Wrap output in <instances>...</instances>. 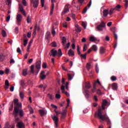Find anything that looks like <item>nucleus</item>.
Instances as JSON below:
<instances>
[{"label": "nucleus", "instance_id": "obj_1", "mask_svg": "<svg viewBox=\"0 0 128 128\" xmlns=\"http://www.w3.org/2000/svg\"><path fill=\"white\" fill-rule=\"evenodd\" d=\"M106 116V114L102 115V109L98 108V112H96L95 114V117L98 118L101 120L102 122L104 121L105 116Z\"/></svg>", "mask_w": 128, "mask_h": 128}, {"label": "nucleus", "instance_id": "obj_2", "mask_svg": "<svg viewBox=\"0 0 128 128\" xmlns=\"http://www.w3.org/2000/svg\"><path fill=\"white\" fill-rule=\"evenodd\" d=\"M55 112L56 113V116H58V114H61L62 116L61 118L64 119L66 116V110L64 109L62 110V112L60 113V111H56L55 110Z\"/></svg>", "mask_w": 128, "mask_h": 128}, {"label": "nucleus", "instance_id": "obj_3", "mask_svg": "<svg viewBox=\"0 0 128 128\" xmlns=\"http://www.w3.org/2000/svg\"><path fill=\"white\" fill-rule=\"evenodd\" d=\"M106 23L104 21L101 22V24L98 26L96 30L98 32H102L103 30V28L106 27Z\"/></svg>", "mask_w": 128, "mask_h": 128}, {"label": "nucleus", "instance_id": "obj_4", "mask_svg": "<svg viewBox=\"0 0 128 128\" xmlns=\"http://www.w3.org/2000/svg\"><path fill=\"white\" fill-rule=\"evenodd\" d=\"M14 108H22V104L18 102V100L17 98L14 99Z\"/></svg>", "mask_w": 128, "mask_h": 128}, {"label": "nucleus", "instance_id": "obj_5", "mask_svg": "<svg viewBox=\"0 0 128 128\" xmlns=\"http://www.w3.org/2000/svg\"><path fill=\"white\" fill-rule=\"evenodd\" d=\"M30 2L34 8H37L39 5V0H30Z\"/></svg>", "mask_w": 128, "mask_h": 128}, {"label": "nucleus", "instance_id": "obj_6", "mask_svg": "<svg viewBox=\"0 0 128 128\" xmlns=\"http://www.w3.org/2000/svg\"><path fill=\"white\" fill-rule=\"evenodd\" d=\"M52 119L54 122L56 126L58 128V116H52Z\"/></svg>", "mask_w": 128, "mask_h": 128}, {"label": "nucleus", "instance_id": "obj_7", "mask_svg": "<svg viewBox=\"0 0 128 128\" xmlns=\"http://www.w3.org/2000/svg\"><path fill=\"white\" fill-rule=\"evenodd\" d=\"M36 68H37L38 70V71L37 72V74H38L41 68V62L40 61L36 62Z\"/></svg>", "mask_w": 128, "mask_h": 128}, {"label": "nucleus", "instance_id": "obj_8", "mask_svg": "<svg viewBox=\"0 0 128 128\" xmlns=\"http://www.w3.org/2000/svg\"><path fill=\"white\" fill-rule=\"evenodd\" d=\"M51 2L52 3V8L50 10V15H52L53 14V12H54V2H56V0H51Z\"/></svg>", "mask_w": 128, "mask_h": 128}, {"label": "nucleus", "instance_id": "obj_9", "mask_svg": "<svg viewBox=\"0 0 128 128\" xmlns=\"http://www.w3.org/2000/svg\"><path fill=\"white\" fill-rule=\"evenodd\" d=\"M19 8L20 12L24 16H26V11L24 9L23 7L22 6H19Z\"/></svg>", "mask_w": 128, "mask_h": 128}, {"label": "nucleus", "instance_id": "obj_10", "mask_svg": "<svg viewBox=\"0 0 128 128\" xmlns=\"http://www.w3.org/2000/svg\"><path fill=\"white\" fill-rule=\"evenodd\" d=\"M50 52L52 54H50V56H52L53 57L56 56L58 54V51H56V50L55 49H52V50H51Z\"/></svg>", "mask_w": 128, "mask_h": 128}, {"label": "nucleus", "instance_id": "obj_11", "mask_svg": "<svg viewBox=\"0 0 128 128\" xmlns=\"http://www.w3.org/2000/svg\"><path fill=\"white\" fill-rule=\"evenodd\" d=\"M68 6H69V4H67L65 6L64 10L62 12V14H67L69 12V7Z\"/></svg>", "mask_w": 128, "mask_h": 128}, {"label": "nucleus", "instance_id": "obj_12", "mask_svg": "<svg viewBox=\"0 0 128 128\" xmlns=\"http://www.w3.org/2000/svg\"><path fill=\"white\" fill-rule=\"evenodd\" d=\"M61 90L62 94H64L68 97L70 96L68 93L64 90V86L62 85L61 86Z\"/></svg>", "mask_w": 128, "mask_h": 128}, {"label": "nucleus", "instance_id": "obj_13", "mask_svg": "<svg viewBox=\"0 0 128 128\" xmlns=\"http://www.w3.org/2000/svg\"><path fill=\"white\" fill-rule=\"evenodd\" d=\"M17 126L18 128H24V124L22 122H18Z\"/></svg>", "mask_w": 128, "mask_h": 128}, {"label": "nucleus", "instance_id": "obj_14", "mask_svg": "<svg viewBox=\"0 0 128 128\" xmlns=\"http://www.w3.org/2000/svg\"><path fill=\"white\" fill-rule=\"evenodd\" d=\"M22 16L20 14H18L16 17L17 22H21L22 20Z\"/></svg>", "mask_w": 128, "mask_h": 128}, {"label": "nucleus", "instance_id": "obj_15", "mask_svg": "<svg viewBox=\"0 0 128 128\" xmlns=\"http://www.w3.org/2000/svg\"><path fill=\"white\" fill-rule=\"evenodd\" d=\"M18 112H19V108H14V118H16L18 117Z\"/></svg>", "mask_w": 128, "mask_h": 128}, {"label": "nucleus", "instance_id": "obj_16", "mask_svg": "<svg viewBox=\"0 0 128 128\" xmlns=\"http://www.w3.org/2000/svg\"><path fill=\"white\" fill-rule=\"evenodd\" d=\"M44 71H42L40 73V78L42 80H44L46 78V75L44 74Z\"/></svg>", "mask_w": 128, "mask_h": 128}, {"label": "nucleus", "instance_id": "obj_17", "mask_svg": "<svg viewBox=\"0 0 128 128\" xmlns=\"http://www.w3.org/2000/svg\"><path fill=\"white\" fill-rule=\"evenodd\" d=\"M104 16L106 18L108 14V10L105 9L103 11Z\"/></svg>", "mask_w": 128, "mask_h": 128}, {"label": "nucleus", "instance_id": "obj_18", "mask_svg": "<svg viewBox=\"0 0 128 128\" xmlns=\"http://www.w3.org/2000/svg\"><path fill=\"white\" fill-rule=\"evenodd\" d=\"M112 90L114 91H116L118 90V84L116 83L112 84Z\"/></svg>", "mask_w": 128, "mask_h": 128}, {"label": "nucleus", "instance_id": "obj_19", "mask_svg": "<svg viewBox=\"0 0 128 128\" xmlns=\"http://www.w3.org/2000/svg\"><path fill=\"white\" fill-rule=\"evenodd\" d=\"M108 104V102L106 100H104L102 104V108L104 110L106 109L105 106Z\"/></svg>", "mask_w": 128, "mask_h": 128}, {"label": "nucleus", "instance_id": "obj_20", "mask_svg": "<svg viewBox=\"0 0 128 128\" xmlns=\"http://www.w3.org/2000/svg\"><path fill=\"white\" fill-rule=\"evenodd\" d=\"M84 93H85V96L86 98H89L90 96V92L88 90H84Z\"/></svg>", "mask_w": 128, "mask_h": 128}, {"label": "nucleus", "instance_id": "obj_21", "mask_svg": "<svg viewBox=\"0 0 128 128\" xmlns=\"http://www.w3.org/2000/svg\"><path fill=\"white\" fill-rule=\"evenodd\" d=\"M50 38V32H46V39L48 40Z\"/></svg>", "mask_w": 128, "mask_h": 128}, {"label": "nucleus", "instance_id": "obj_22", "mask_svg": "<svg viewBox=\"0 0 128 128\" xmlns=\"http://www.w3.org/2000/svg\"><path fill=\"white\" fill-rule=\"evenodd\" d=\"M20 98L21 100H24V94L22 92H20Z\"/></svg>", "mask_w": 128, "mask_h": 128}, {"label": "nucleus", "instance_id": "obj_23", "mask_svg": "<svg viewBox=\"0 0 128 128\" xmlns=\"http://www.w3.org/2000/svg\"><path fill=\"white\" fill-rule=\"evenodd\" d=\"M62 44L64 46H65V44L66 42V37H62Z\"/></svg>", "mask_w": 128, "mask_h": 128}, {"label": "nucleus", "instance_id": "obj_24", "mask_svg": "<svg viewBox=\"0 0 128 128\" xmlns=\"http://www.w3.org/2000/svg\"><path fill=\"white\" fill-rule=\"evenodd\" d=\"M85 86L87 88V90L90 88L92 87L91 84L90 83V82H86Z\"/></svg>", "mask_w": 128, "mask_h": 128}, {"label": "nucleus", "instance_id": "obj_25", "mask_svg": "<svg viewBox=\"0 0 128 128\" xmlns=\"http://www.w3.org/2000/svg\"><path fill=\"white\" fill-rule=\"evenodd\" d=\"M68 54L69 56H74V52L72 49H70L68 52Z\"/></svg>", "mask_w": 128, "mask_h": 128}, {"label": "nucleus", "instance_id": "obj_26", "mask_svg": "<svg viewBox=\"0 0 128 128\" xmlns=\"http://www.w3.org/2000/svg\"><path fill=\"white\" fill-rule=\"evenodd\" d=\"M90 40L92 42H94L97 40V39L96 37H94V36H90Z\"/></svg>", "mask_w": 128, "mask_h": 128}, {"label": "nucleus", "instance_id": "obj_27", "mask_svg": "<svg viewBox=\"0 0 128 128\" xmlns=\"http://www.w3.org/2000/svg\"><path fill=\"white\" fill-rule=\"evenodd\" d=\"M104 120L107 121V124H108L109 125L110 124V119L108 118V117L106 115L105 116V118H104Z\"/></svg>", "mask_w": 128, "mask_h": 128}, {"label": "nucleus", "instance_id": "obj_28", "mask_svg": "<svg viewBox=\"0 0 128 128\" xmlns=\"http://www.w3.org/2000/svg\"><path fill=\"white\" fill-rule=\"evenodd\" d=\"M48 98H49V99L51 100H53L54 98V96L53 94H48Z\"/></svg>", "mask_w": 128, "mask_h": 128}, {"label": "nucleus", "instance_id": "obj_29", "mask_svg": "<svg viewBox=\"0 0 128 128\" xmlns=\"http://www.w3.org/2000/svg\"><path fill=\"white\" fill-rule=\"evenodd\" d=\"M18 112L19 114L20 117H22L24 116V111L22 110H20V108H18Z\"/></svg>", "mask_w": 128, "mask_h": 128}, {"label": "nucleus", "instance_id": "obj_30", "mask_svg": "<svg viewBox=\"0 0 128 128\" xmlns=\"http://www.w3.org/2000/svg\"><path fill=\"white\" fill-rule=\"evenodd\" d=\"M32 42H33V40H32L30 42H29V44H28V46L27 52H29V50L30 49V46H32Z\"/></svg>", "mask_w": 128, "mask_h": 128}, {"label": "nucleus", "instance_id": "obj_31", "mask_svg": "<svg viewBox=\"0 0 128 128\" xmlns=\"http://www.w3.org/2000/svg\"><path fill=\"white\" fill-rule=\"evenodd\" d=\"M57 56H62V50L58 49V52L57 53Z\"/></svg>", "mask_w": 128, "mask_h": 128}, {"label": "nucleus", "instance_id": "obj_32", "mask_svg": "<svg viewBox=\"0 0 128 128\" xmlns=\"http://www.w3.org/2000/svg\"><path fill=\"white\" fill-rule=\"evenodd\" d=\"M28 108L29 111L30 112V114H32L34 113V110H33L31 106H28Z\"/></svg>", "mask_w": 128, "mask_h": 128}, {"label": "nucleus", "instance_id": "obj_33", "mask_svg": "<svg viewBox=\"0 0 128 128\" xmlns=\"http://www.w3.org/2000/svg\"><path fill=\"white\" fill-rule=\"evenodd\" d=\"M39 112L41 116H44L45 114V110H39Z\"/></svg>", "mask_w": 128, "mask_h": 128}, {"label": "nucleus", "instance_id": "obj_34", "mask_svg": "<svg viewBox=\"0 0 128 128\" xmlns=\"http://www.w3.org/2000/svg\"><path fill=\"white\" fill-rule=\"evenodd\" d=\"M84 0H77L76 4L79 3L80 6H82L84 2Z\"/></svg>", "mask_w": 128, "mask_h": 128}, {"label": "nucleus", "instance_id": "obj_35", "mask_svg": "<svg viewBox=\"0 0 128 128\" xmlns=\"http://www.w3.org/2000/svg\"><path fill=\"white\" fill-rule=\"evenodd\" d=\"M28 39H24V46H26L28 43Z\"/></svg>", "mask_w": 128, "mask_h": 128}, {"label": "nucleus", "instance_id": "obj_36", "mask_svg": "<svg viewBox=\"0 0 128 128\" xmlns=\"http://www.w3.org/2000/svg\"><path fill=\"white\" fill-rule=\"evenodd\" d=\"M100 54H103L105 52V50H104V47H101L100 48Z\"/></svg>", "mask_w": 128, "mask_h": 128}, {"label": "nucleus", "instance_id": "obj_37", "mask_svg": "<svg viewBox=\"0 0 128 128\" xmlns=\"http://www.w3.org/2000/svg\"><path fill=\"white\" fill-rule=\"evenodd\" d=\"M22 74L24 76H26L28 74V70L24 69L22 71Z\"/></svg>", "mask_w": 128, "mask_h": 128}, {"label": "nucleus", "instance_id": "obj_38", "mask_svg": "<svg viewBox=\"0 0 128 128\" xmlns=\"http://www.w3.org/2000/svg\"><path fill=\"white\" fill-rule=\"evenodd\" d=\"M52 33L54 36L56 35V30H54V26H52Z\"/></svg>", "mask_w": 128, "mask_h": 128}, {"label": "nucleus", "instance_id": "obj_39", "mask_svg": "<svg viewBox=\"0 0 128 128\" xmlns=\"http://www.w3.org/2000/svg\"><path fill=\"white\" fill-rule=\"evenodd\" d=\"M121 8V6L120 4H118L117 6H116L115 8H114V10H118Z\"/></svg>", "mask_w": 128, "mask_h": 128}, {"label": "nucleus", "instance_id": "obj_40", "mask_svg": "<svg viewBox=\"0 0 128 128\" xmlns=\"http://www.w3.org/2000/svg\"><path fill=\"white\" fill-rule=\"evenodd\" d=\"M114 8H111V10H110L108 12V14H110V16H112L113 14V12H114Z\"/></svg>", "mask_w": 128, "mask_h": 128}, {"label": "nucleus", "instance_id": "obj_41", "mask_svg": "<svg viewBox=\"0 0 128 128\" xmlns=\"http://www.w3.org/2000/svg\"><path fill=\"white\" fill-rule=\"evenodd\" d=\"M34 30H38V31H39L40 30V26H38V24H36L35 26H34Z\"/></svg>", "mask_w": 128, "mask_h": 128}, {"label": "nucleus", "instance_id": "obj_42", "mask_svg": "<svg viewBox=\"0 0 128 128\" xmlns=\"http://www.w3.org/2000/svg\"><path fill=\"white\" fill-rule=\"evenodd\" d=\"M31 18H30V16H28L26 18V22L28 24L30 23L31 22Z\"/></svg>", "mask_w": 128, "mask_h": 128}, {"label": "nucleus", "instance_id": "obj_43", "mask_svg": "<svg viewBox=\"0 0 128 128\" xmlns=\"http://www.w3.org/2000/svg\"><path fill=\"white\" fill-rule=\"evenodd\" d=\"M34 65H32L30 66L31 72H32V74H34Z\"/></svg>", "mask_w": 128, "mask_h": 128}, {"label": "nucleus", "instance_id": "obj_44", "mask_svg": "<svg viewBox=\"0 0 128 128\" xmlns=\"http://www.w3.org/2000/svg\"><path fill=\"white\" fill-rule=\"evenodd\" d=\"M10 127H12L10 125L8 122H6V124H5V128H8Z\"/></svg>", "mask_w": 128, "mask_h": 128}, {"label": "nucleus", "instance_id": "obj_45", "mask_svg": "<svg viewBox=\"0 0 128 128\" xmlns=\"http://www.w3.org/2000/svg\"><path fill=\"white\" fill-rule=\"evenodd\" d=\"M20 86H25L26 84H25V83H24V80H22L20 81Z\"/></svg>", "mask_w": 128, "mask_h": 128}, {"label": "nucleus", "instance_id": "obj_46", "mask_svg": "<svg viewBox=\"0 0 128 128\" xmlns=\"http://www.w3.org/2000/svg\"><path fill=\"white\" fill-rule=\"evenodd\" d=\"M42 67L44 68H48L47 64L46 62H43Z\"/></svg>", "mask_w": 128, "mask_h": 128}, {"label": "nucleus", "instance_id": "obj_47", "mask_svg": "<svg viewBox=\"0 0 128 128\" xmlns=\"http://www.w3.org/2000/svg\"><path fill=\"white\" fill-rule=\"evenodd\" d=\"M92 49L94 51L96 52V51L98 50V48H97V46H96V45H94V46H92Z\"/></svg>", "mask_w": 128, "mask_h": 128}, {"label": "nucleus", "instance_id": "obj_48", "mask_svg": "<svg viewBox=\"0 0 128 128\" xmlns=\"http://www.w3.org/2000/svg\"><path fill=\"white\" fill-rule=\"evenodd\" d=\"M2 35L4 37H6V33L4 30H2Z\"/></svg>", "mask_w": 128, "mask_h": 128}, {"label": "nucleus", "instance_id": "obj_49", "mask_svg": "<svg viewBox=\"0 0 128 128\" xmlns=\"http://www.w3.org/2000/svg\"><path fill=\"white\" fill-rule=\"evenodd\" d=\"M68 80H72V76H71V74H68Z\"/></svg>", "mask_w": 128, "mask_h": 128}, {"label": "nucleus", "instance_id": "obj_50", "mask_svg": "<svg viewBox=\"0 0 128 128\" xmlns=\"http://www.w3.org/2000/svg\"><path fill=\"white\" fill-rule=\"evenodd\" d=\"M111 80H112V82H114L115 80H116V78L114 76H111Z\"/></svg>", "mask_w": 128, "mask_h": 128}, {"label": "nucleus", "instance_id": "obj_51", "mask_svg": "<svg viewBox=\"0 0 128 128\" xmlns=\"http://www.w3.org/2000/svg\"><path fill=\"white\" fill-rule=\"evenodd\" d=\"M18 32V28L16 27L14 28V33L17 34Z\"/></svg>", "mask_w": 128, "mask_h": 128}, {"label": "nucleus", "instance_id": "obj_52", "mask_svg": "<svg viewBox=\"0 0 128 128\" xmlns=\"http://www.w3.org/2000/svg\"><path fill=\"white\" fill-rule=\"evenodd\" d=\"M113 34H114V38L116 40H118V35L116 34L115 31H113Z\"/></svg>", "mask_w": 128, "mask_h": 128}, {"label": "nucleus", "instance_id": "obj_53", "mask_svg": "<svg viewBox=\"0 0 128 128\" xmlns=\"http://www.w3.org/2000/svg\"><path fill=\"white\" fill-rule=\"evenodd\" d=\"M13 108H14V102H12V103H11V106H10V108H9V110H12Z\"/></svg>", "mask_w": 128, "mask_h": 128}, {"label": "nucleus", "instance_id": "obj_54", "mask_svg": "<svg viewBox=\"0 0 128 128\" xmlns=\"http://www.w3.org/2000/svg\"><path fill=\"white\" fill-rule=\"evenodd\" d=\"M40 3L42 6L44 8V0H40Z\"/></svg>", "mask_w": 128, "mask_h": 128}, {"label": "nucleus", "instance_id": "obj_55", "mask_svg": "<svg viewBox=\"0 0 128 128\" xmlns=\"http://www.w3.org/2000/svg\"><path fill=\"white\" fill-rule=\"evenodd\" d=\"M86 54H87V53H86V54H80L81 58H84V59H86Z\"/></svg>", "mask_w": 128, "mask_h": 128}, {"label": "nucleus", "instance_id": "obj_56", "mask_svg": "<svg viewBox=\"0 0 128 128\" xmlns=\"http://www.w3.org/2000/svg\"><path fill=\"white\" fill-rule=\"evenodd\" d=\"M124 6H125L126 8L128 7V0H125Z\"/></svg>", "mask_w": 128, "mask_h": 128}, {"label": "nucleus", "instance_id": "obj_57", "mask_svg": "<svg viewBox=\"0 0 128 128\" xmlns=\"http://www.w3.org/2000/svg\"><path fill=\"white\" fill-rule=\"evenodd\" d=\"M56 99H60V94H56Z\"/></svg>", "mask_w": 128, "mask_h": 128}, {"label": "nucleus", "instance_id": "obj_58", "mask_svg": "<svg viewBox=\"0 0 128 128\" xmlns=\"http://www.w3.org/2000/svg\"><path fill=\"white\" fill-rule=\"evenodd\" d=\"M70 46V43L68 42V44H66V45L64 46L65 49H68V48L69 46Z\"/></svg>", "mask_w": 128, "mask_h": 128}, {"label": "nucleus", "instance_id": "obj_59", "mask_svg": "<svg viewBox=\"0 0 128 128\" xmlns=\"http://www.w3.org/2000/svg\"><path fill=\"white\" fill-rule=\"evenodd\" d=\"M7 2H8V6H10L12 4V0H6Z\"/></svg>", "mask_w": 128, "mask_h": 128}, {"label": "nucleus", "instance_id": "obj_60", "mask_svg": "<svg viewBox=\"0 0 128 128\" xmlns=\"http://www.w3.org/2000/svg\"><path fill=\"white\" fill-rule=\"evenodd\" d=\"M87 48H87V46L86 44H84V48H83V52H85V51H86V50H87Z\"/></svg>", "mask_w": 128, "mask_h": 128}, {"label": "nucleus", "instance_id": "obj_61", "mask_svg": "<svg viewBox=\"0 0 128 128\" xmlns=\"http://www.w3.org/2000/svg\"><path fill=\"white\" fill-rule=\"evenodd\" d=\"M16 52L18 53H19V54H21L22 53V50H20V48H17Z\"/></svg>", "mask_w": 128, "mask_h": 128}, {"label": "nucleus", "instance_id": "obj_62", "mask_svg": "<svg viewBox=\"0 0 128 128\" xmlns=\"http://www.w3.org/2000/svg\"><path fill=\"white\" fill-rule=\"evenodd\" d=\"M70 102V100L69 98H68L67 100V106H66V108H67L69 106Z\"/></svg>", "mask_w": 128, "mask_h": 128}, {"label": "nucleus", "instance_id": "obj_63", "mask_svg": "<svg viewBox=\"0 0 128 128\" xmlns=\"http://www.w3.org/2000/svg\"><path fill=\"white\" fill-rule=\"evenodd\" d=\"M82 26L84 28V29L86 28V24L84 22H82Z\"/></svg>", "mask_w": 128, "mask_h": 128}, {"label": "nucleus", "instance_id": "obj_64", "mask_svg": "<svg viewBox=\"0 0 128 128\" xmlns=\"http://www.w3.org/2000/svg\"><path fill=\"white\" fill-rule=\"evenodd\" d=\"M10 72V70L6 68V69L5 70V73H6V74H8V73Z\"/></svg>", "mask_w": 128, "mask_h": 128}]
</instances>
